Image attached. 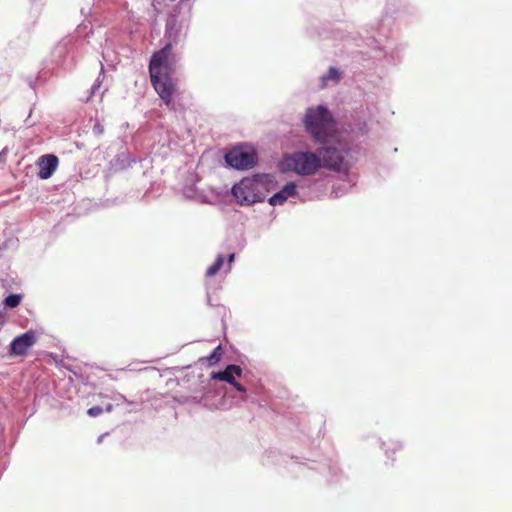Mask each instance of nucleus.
I'll list each match as a JSON object with an SVG mask.
<instances>
[{
  "instance_id": "f257e3e1",
  "label": "nucleus",
  "mask_w": 512,
  "mask_h": 512,
  "mask_svg": "<svg viewBox=\"0 0 512 512\" xmlns=\"http://www.w3.org/2000/svg\"><path fill=\"white\" fill-rule=\"evenodd\" d=\"M175 64L173 46L168 43L161 50L155 51L148 66L152 85L168 107L172 105L173 95L176 93V82L171 77Z\"/></svg>"
},
{
  "instance_id": "f03ea898",
  "label": "nucleus",
  "mask_w": 512,
  "mask_h": 512,
  "mask_svg": "<svg viewBox=\"0 0 512 512\" xmlns=\"http://www.w3.org/2000/svg\"><path fill=\"white\" fill-rule=\"evenodd\" d=\"M304 123L312 137L321 143L328 142L331 132L334 131V118L324 106L308 109Z\"/></svg>"
},
{
  "instance_id": "7ed1b4c3",
  "label": "nucleus",
  "mask_w": 512,
  "mask_h": 512,
  "mask_svg": "<svg viewBox=\"0 0 512 512\" xmlns=\"http://www.w3.org/2000/svg\"><path fill=\"white\" fill-rule=\"evenodd\" d=\"M262 184L256 178L245 177L239 183L232 186L233 197L241 206L253 205L265 199V194L261 192Z\"/></svg>"
},
{
  "instance_id": "20e7f679",
  "label": "nucleus",
  "mask_w": 512,
  "mask_h": 512,
  "mask_svg": "<svg viewBox=\"0 0 512 512\" xmlns=\"http://www.w3.org/2000/svg\"><path fill=\"white\" fill-rule=\"evenodd\" d=\"M287 167L298 175H313L321 167L320 156L311 152H296L285 157Z\"/></svg>"
},
{
  "instance_id": "39448f33",
  "label": "nucleus",
  "mask_w": 512,
  "mask_h": 512,
  "mask_svg": "<svg viewBox=\"0 0 512 512\" xmlns=\"http://www.w3.org/2000/svg\"><path fill=\"white\" fill-rule=\"evenodd\" d=\"M227 164L238 170L253 168L257 162L255 150L246 147H233L225 155Z\"/></svg>"
},
{
  "instance_id": "423d86ee",
  "label": "nucleus",
  "mask_w": 512,
  "mask_h": 512,
  "mask_svg": "<svg viewBox=\"0 0 512 512\" xmlns=\"http://www.w3.org/2000/svg\"><path fill=\"white\" fill-rule=\"evenodd\" d=\"M346 151V144L337 142L334 146L320 148L319 156L325 168L340 171L344 168V155Z\"/></svg>"
},
{
  "instance_id": "0eeeda50",
  "label": "nucleus",
  "mask_w": 512,
  "mask_h": 512,
  "mask_svg": "<svg viewBox=\"0 0 512 512\" xmlns=\"http://www.w3.org/2000/svg\"><path fill=\"white\" fill-rule=\"evenodd\" d=\"M36 336L33 332H26L14 338L10 345L12 355L23 356L36 342Z\"/></svg>"
},
{
  "instance_id": "6e6552de",
  "label": "nucleus",
  "mask_w": 512,
  "mask_h": 512,
  "mask_svg": "<svg viewBox=\"0 0 512 512\" xmlns=\"http://www.w3.org/2000/svg\"><path fill=\"white\" fill-rule=\"evenodd\" d=\"M38 177L41 179L50 178L58 169V156L45 154L38 158Z\"/></svg>"
},
{
  "instance_id": "1a4fd4ad",
  "label": "nucleus",
  "mask_w": 512,
  "mask_h": 512,
  "mask_svg": "<svg viewBox=\"0 0 512 512\" xmlns=\"http://www.w3.org/2000/svg\"><path fill=\"white\" fill-rule=\"evenodd\" d=\"M241 374H242L241 367L239 365L231 364V365L226 366L224 371L213 372L212 378L218 379L221 381H226V382L230 383L231 385H233V383L235 381V377H240Z\"/></svg>"
},
{
  "instance_id": "9d476101",
  "label": "nucleus",
  "mask_w": 512,
  "mask_h": 512,
  "mask_svg": "<svg viewBox=\"0 0 512 512\" xmlns=\"http://www.w3.org/2000/svg\"><path fill=\"white\" fill-rule=\"evenodd\" d=\"M297 193V186L294 183H288L283 186L282 190L273 194V196L269 199V202L272 206L282 205L286 201L287 198L292 197Z\"/></svg>"
},
{
  "instance_id": "9b49d317",
  "label": "nucleus",
  "mask_w": 512,
  "mask_h": 512,
  "mask_svg": "<svg viewBox=\"0 0 512 512\" xmlns=\"http://www.w3.org/2000/svg\"><path fill=\"white\" fill-rule=\"evenodd\" d=\"M383 448L388 456H392L395 455L397 451L401 450L402 446L399 442L389 439L388 441L383 442Z\"/></svg>"
},
{
  "instance_id": "f8f14e48",
  "label": "nucleus",
  "mask_w": 512,
  "mask_h": 512,
  "mask_svg": "<svg viewBox=\"0 0 512 512\" xmlns=\"http://www.w3.org/2000/svg\"><path fill=\"white\" fill-rule=\"evenodd\" d=\"M223 355V351L221 346H218L214 349V351L211 353V355L201 358L200 360H206L209 365H214L221 360V357Z\"/></svg>"
},
{
  "instance_id": "ddd939ff",
  "label": "nucleus",
  "mask_w": 512,
  "mask_h": 512,
  "mask_svg": "<svg viewBox=\"0 0 512 512\" xmlns=\"http://www.w3.org/2000/svg\"><path fill=\"white\" fill-rule=\"evenodd\" d=\"M224 263V258L222 256H218L216 261L206 269V276H214L218 273Z\"/></svg>"
},
{
  "instance_id": "4468645a",
  "label": "nucleus",
  "mask_w": 512,
  "mask_h": 512,
  "mask_svg": "<svg viewBox=\"0 0 512 512\" xmlns=\"http://www.w3.org/2000/svg\"><path fill=\"white\" fill-rule=\"evenodd\" d=\"M21 300H22L21 295L12 294V295H9L4 298V305L7 307L14 308V307H17L20 305Z\"/></svg>"
},
{
  "instance_id": "2eb2a0df",
  "label": "nucleus",
  "mask_w": 512,
  "mask_h": 512,
  "mask_svg": "<svg viewBox=\"0 0 512 512\" xmlns=\"http://www.w3.org/2000/svg\"><path fill=\"white\" fill-rule=\"evenodd\" d=\"M341 78V73L335 69V67H330L326 76L323 77L324 86L326 85V81L332 80L334 82H338Z\"/></svg>"
},
{
  "instance_id": "dca6fc26",
  "label": "nucleus",
  "mask_w": 512,
  "mask_h": 512,
  "mask_svg": "<svg viewBox=\"0 0 512 512\" xmlns=\"http://www.w3.org/2000/svg\"><path fill=\"white\" fill-rule=\"evenodd\" d=\"M87 413L90 417H97L100 416L101 413H103V408L99 406L91 407L87 410Z\"/></svg>"
},
{
  "instance_id": "f3484780",
  "label": "nucleus",
  "mask_w": 512,
  "mask_h": 512,
  "mask_svg": "<svg viewBox=\"0 0 512 512\" xmlns=\"http://www.w3.org/2000/svg\"><path fill=\"white\" fill-rule=\"evenodd\" d=\"M232 386L239 390L241 393H244L246 391L245 387L240 384V382H237L236 380L233 382Z\"/></svg>"
},
{
  "instance_id": "a211bd4d",
  "label": "nucleus",
  "mask_w": 512,
  "mask_h": 512,
  "mask_svg": "<svg viewBox=\"0 0 512 512\" xmlns=\"http://www.w3.org/2000/svg\"><path fill=\"white\" fill-rule=\"evenodd\" d=\"M5 323V313L0 311V328Z\"/></svg>"
},
{
  "instance_id": "6ab92c4d",
  "label": "nucleus",
  "mask_w": 512,
  "mask_h": 512,
  "mask_svg": "<svg viewBox=\"0 0 512 512\" xmlns=\"http://www.w3.org/2000/svg\"><path fill=\"white\" fill-rule=\"evenodd\" d=\"M112 410H113V404L108 403V404H107V406H106V408H105V411H107V412H111Z\"/></svg>"
},
{
  "instance_id": "aec40b11",
  "label": "nucleus",
  "mask_w": 512,
  "mask_h": 512,
  "mask_svg": "<svg viewBox=\"0 0 512 512\" xmlns=\"http://www.w3.org/2000/svg\"><path fill=\"white\" fill-rule=\"evenodd\" d=\"M105 435H107V433L102 434V435L98 438V442H99V443H100V442H102V440H103V438H104V436H105Z\"/></svg>"
},
{
  "instance_id": "412c9836",
  "label": "nucleus",
  "mask_w": 512,
  "mask_h": 512,
  "mask_svg": "<svg viewBox=\"0 0 512 512\" xmlns=\"http://www.w3.org/2000/svg\"><path fill=\"white\" fill-rule=\"evenodd\" d=\"M233 259H234V254L232 253V254L229 255V259L228 260H229V262H232Z\"/></svg>"
}]
</instances>
